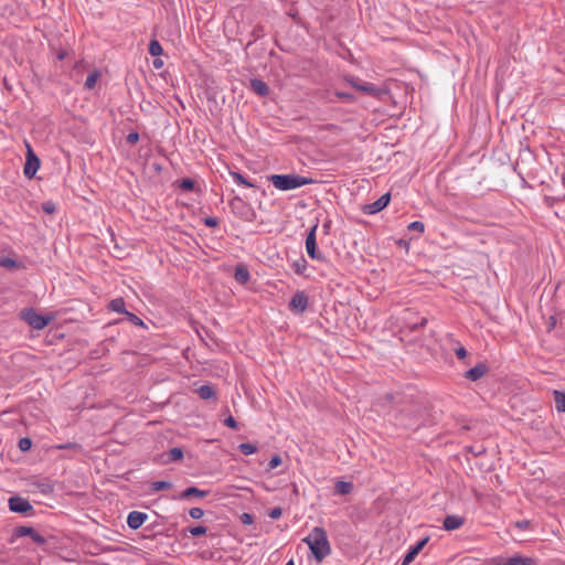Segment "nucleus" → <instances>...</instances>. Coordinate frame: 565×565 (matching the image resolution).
<instances>
[{"instance_id": "f257e3e1", "label": "nucleus", "mask_w": 565, "mask_h": 565, "mask_svg": "<svg viewBox=\"0 0 565 565\" xmlns=\"http://www.w3.org/2000/svg\"><path fill=\"white\" fill-rule=\"evenodd\" d=\"M302 541L308 545L318 563L331 554V545L323 527H313Z\"/></svg>"}, {"instance_id": "f03ea898", "label": "nucleus", "mask_w": 565, "mask_h": 565, "mask_svg": "<svg viewBox=\"0 0 565 565\" xmlns=\"http://www.w3.org/2000/svg\"><path fill=\"white\" fill-rule=\"evenodd\" d=\"M273 185L280 191H288L312 183V180L299 174H273L269 177Z\"/></svg>"}, {"instance_id": "7ed1b4c3", "label": "nucleus", "mask_w": 565, "mask_h": 565, "mask_svg": "<svg viewBox=\"0 0 565 565\" xmlns=\"http://www.w3.org/2000/svg\"><path fill=\"white\" fill-rule=\"evenodd\" d=\"M26 158L24 163L23 173L28 179H32L40 169L41 162L39 157L33 151L32 146L25 141Z\"/></svg>"}, {"instance_id": "20e7f679", "label": "nucleus", "mask_w": 565, "mask_h": 565, "mask_svg": "<svg viewBox=\"0 0 565 565\" xmlns=\"http://www.w3.org/2000/svg\"><path fill=\"white\" fill-rule=\"evenodd\" d=\"M317 228H318V224H315L308 232L307 237H306V250H307L308 256L311 259H315L318 262H324L326 260L324 255L322 253H320L317 248V236H316Z\"/></svg>"}, {"instance_id": "39448f33", "label": "nucleus", "mask_w": 565, "mask_h": 565, "mask_svg": "<svg viewBox=\"0 0 565 565\" xmlns=\"http://www.w3.org/2000/svg\"><path fill=\"white\" fill-rule=\"evenodd\" d=\"M10 511L14 513H20L25 516H31L34 514V509L28 499L22 498L20 495H13L8 501Z\"/></svg>"}, {"instance_id": "423d86ee", "label": "nucleus", "mask_w": 565, "mask_h": 565, "mask_svg": "<svg viewBox=\"0 0 565 565\" xmlns=\"http://www.w3.org/2000/svg\"><path fill=\"white\" fill-rule=\"evenodd\" d=\"M347 82L356 90H360L371 96H379L381 93L380 88H377L374 84L363 82L362 79L354 76L348 77Z\"/></svg>"}, {"instance_id": "0eeeda50", "label": "nucleus", "mask_w": 565, "mask_h": 565, "mask_svg": "<svg viewBox=\"0 0 565 565\" xmlns=\"http://www.w3.org/2000/svg\"><path fill=\"white\" fill-rule=\"evenodd\" d=\"M24 320L35 330L44 329L49 322L50 318H46L42 315H39L33 309H28L23 312Z\"/></svg>"}, {"instance_id": "6e6552de", "label": "nucleus", "mask_w": 565, "mask_h": 565, "mask_svg": "<svg viewBox=\"0 0 565 565\" xmlns=\"http://www.w3.org/2000/svg\"><path fill=\"white\" fill-rule=\"evenodd\" d=\"M534 563L533 558L521 555H514L507 559L493 557L489 561V565H533Z\"/></svg>"}, {"instance_id": "1a4fd4ad", "label": "nucleus", "mask_w": 565, "mask_h": 565, "mask_svg": "<svg viewBox=\"0 0 565 565\" xmlns=\"http://www.w3.org/2000/svg\"><path fill=\"white\" fill-rule=\"evenodd\" d=\"M419 413L420 407L412 404L407 408H402L398 413V416L403 425L411 427L416 424V420H414V423H412V420L417 419Z\"/></svg>"}, {"instance_id": "9d476101", "label": "nucleus", "mask_w": 565, "mask_h": 565, "mask_svg": "<svg viewBox=\"0 0 565 565\" xmlns=\"http://www.w3.org/2000/svg\"><path fill=\"white\" fill-rule=\"evenodd\" d=\"M390 201H391V194L385 193L381 198H379L376 201H374L373 203L366 204L363 207V212L365 214H370V215L376 214V213L381 212L383 209H385L388 205Z\"/></svg>"}, {"instance_id": "9b49d317", "label": "nucleus", "mask_w": 565, "mask_h": 565, "mask_svg": "<svg viewBox=\"0 0 565 565\" xmlns=\"http://www.w3.org/2000/svg\"><path fill=\"white\" fill-rule=\"evenodd\" d=\"M308 307V296L302 292H296L289 302V309L297 313H302Z\"/></svg>"}, {"instance_id": "f8f14e48", "label": "nucleus", "mask_w": 565, "mask_h": 565, "mask_svg": "<svg viewBox=\"0 0 565 565\" xmlns=\"http://www.w3.org/2000/svg\"><path fill=\"white\" fill-rule=\"evenodd\" d=\"M148 519V514L139 511H131L127 516V524L131 530L139 529Z\"/></svg>"}, {"instance_id": "ddd939ff", "label": "nucleus", "mask_w": 565, "mask_h": 565, "mask_svg": "<svg viewBox=\"0 0 565 565\" xmlns=\"http://www.w3.org/2000/svg\"><path fill=\"white\" fill-rule=\"evenodd\" d=\"M428 537L422 539L418 541L414 546H412L406 555L404 556L403 564L402 565H408L412 563L415 557L418 555V553L424 548V546L427 544Z\"/></svg>"}, {"instance_id": "4468645a", "label": "nucleus", "mask_w": 565, "mask_h": 565, "mask_svg": "<svg viewBox=\"0 0 565 565\" xmlns=\"http://www.w3.org/2000/svg\"><path fill=\"white\" fill-rule=\"evenodd\" d=\"M487 371L488 367L484 363H478L477 365H475L465 373V377L472 382H476L479 379H481L487 373Z\"/></svg>"}, {"instance_id": "2eb2a0df", "label": "nucleus", "mask_w": 565, "mask_h": 565, "mask_svg": "<svg viewBox=\"0 0 565 565\" xmlns=\"http://www.w3.org/2000/svg\"><path fill=\"white\" fill-rule=\"evenodd\" d=\"M465 524V518L459 515H447L444 520V529L446 531H454L461 527Z\"/></svg>"}, {"instance_id": "dca6fc26", "label": "nucleus", "mask_w": 565, "mask_h": 565, "mask_svg": "<svg viewBox=\"0 0 565 565\" xmlns=\"http://www.w3.org/2000/svg\"><path fill=\"white\" fill-rule=\"evenodd\" d=\"M209 493H210L209 490H201L196 487H189L184 491L181 492V494L179 495V499L185 500L191 497L204 498V497L209 495Z\"/></svg>"}, {"instance_id": "f3484780", "label": "nucleus", "mask_w": 565, "mask_h": 565, "mask_svg": "<svg viewBox=\"0 0 565 565\" xmlns=\"http://www.w3.org/2000/svg\"><path fill=\"white\" fill-rule=\"evenodd\" d=\"M250 88L259 96L264 97L269 94L268 85L258 78L250 79Z\"/></svg>"}, {"instance_id": "a211bd4d", "label": "nucleus", "mask_w": 565, "mask_h": 565, "mask_svg": "<svg viewBox=\"0 0 565 565\" xmlns=\"http://www.w3.org/2000/svg\"><path fill=\"white\" fill-rule=\"evenodd\" d=\"M234 278L237 282L244 285L249 280L250 275L248 269L244 265H237L235 267Z\"/></svg>"}, {"instance_id": "6ab92c4d", "label": "nucleus", "mask_w": 565, "mask_h": 565, "mask_svg": "<svg viewBox=\"0 0 565 565\" xmlns=\"http://www.w3.org/2000/svg\"><path fill=\"white\" fill-rule=\"evenodd\" d=\"M198 394L202 399H211L215 397V391L211 385H202L198 388Z\"/></svg>"}, {"instance_id": "aec40b11", "label": "nucleus", "mask_w": 565, "mask_h": 565, "mask_svg": "<svg viewBox=\"0 0 565 565\" xmlns=\"http://www.w3.org/2000/svg\"><path fill=\"white\" fill-rule=\"evenodd\" d=\"M334 490L338 494H349L353 490V483L348 481H338Z\"/></svg>"}, {"instance_id": "412c9836", "label": "nucleus", "mask_w": 565, "mask_h": 565, "mask_svg": "<svg viewBox=\"0 0 565 565\" xmlns=\"http://www.w3.org/2000/svg\"><path fill=\"white\" fill-rule=\"evenodd\" d=\"M554 402L557 412L565 413V392L554 391Z\"/></svg>"}, {"instance_id": "4be33fe9", "label": "nucleus", "mask_w": 565, "mask_h": 565, "mask_svg": "<svg viewBox=\"0 0 565 565\" xmlns=\"http://www.w3.org/2000/svg\"><path fill=\"white\" fill-rule=\"evenodd\" d=\"M109 308L118 313H126L125 301L122 298H115L109 302Z\"/></svg>"}, {"instance_id": "5701e85b", "label": "nucleus", "mask_w": 565, "mask_h": 565, "mask_svg": "<svg viewBox=\"0 0 565 565\" xmlns=\"http://www.w3.org/2000/svg\"><path fill=\"white\" fill-rule=\"evenodd\" d=\"M0 266L7 269L20 268V264L11 257H0Z\"/></svg>"}, {"instance_id": "b1692460", "label": "nucleus", "mask_w": 565, "mask_h": 565, "mask_svg": "<svg viewBox=\"0 0 565 565\" xmlns=\"http://www.w3.org/2000/svg\"><path fill=\"white\" fill-rule=\"evenodd\" d=\"M168 461H178L183 458V450L180 447H173L167 452Z\"/></svg>"}, {"instance_id": "393cba45", "label": "nucleus", "mask_w": 565, "mask_h": 565, "mask_svg": "<svg viewBox=\"0 0 565 565\" xmlns=\"http://www.w3.org/2000/svg\"><path fill=\"white\" fill-rule=\"evenodd\" d=\"M98 77H99V73L97 71H94L90 74H88V76L86 77V81L84 83V87L86 89H93L97 83Z\"/></svg>"}, {"instance_id": "a878e982", "label": "nucleus", "mask_w": 565, "mask_h": 565, "mask_svg": "<svg viewBox=\"0 0 565 565\" xmlns=\"http://www.w3.org/2000/svg\"><path fill=\"white\" fill-rule=\"evenodd\" d=\"M172 487V483L169 481H153L150 484V489L152 492H159L162 490H168Z\"/></svg>"}, {"instance_id": "bb28decb", "label": "nucleus", "mask_w": 565, "mask_h": 565, "mask_svg": "<svg viewBox=\"0 0 565 565\" xmlns=\"http://www.w3.org/2000/svg\"><path fill=\"white\" fill-rule=\"evenodd\" d=\"M33 527L31 526H18L13 531L14 537L31 536L33 534Z\"/></svg>"}, {"instance_id": "cd10ccee", "label": "nucleus", "mask_w": 565, "mask_h": 565, "mask_svg": "<svg viewBox=\"0 0 565 565\" xmlns=\"http://www.w3.org/2000/svg\"><path fill=\"white\" fill-rule=\"evenodd\" d=\"M149 53L152 56H159L162 54L163 49L157 40H151L149 43Z\"/></svg>"}, {"instance_id": "c85d7f7f", "label": "nucleus", "mask_w": 565, "mask_h": 565, "mask_svg": "<svg viewBox=\"0 0 565 565\" xmlns=\"http://www.w3.org/2000/svg\"><path fill=\"white\" fill-rule=\"evenodd\" d=\"M238 449L245 456L253 455V454H255L257 451V447L254 444H250V443L239 444Z\"/></svg>"}, {"instance_id": "c756f323", "label": "nucleus", "mask_w": 565, "mask_h": 565, "mask_svg": "<svg viewBox=\"0 0 565 565\" xmlns=\"http://www.w3.org/2000/svg\"><path fill=\"white\" fill-rule=\"evenodd\" d=\"M231 175L233 178V180L237 183V184H242V185H245V186H248V188H253L255 186L252 182H249L243 174H241L239 172H231Z\"/></svg>"}, {"instance_id": "7c9ffc66", "label": "nucleus", "mask_w": 565, "mask_h": 565, "mask_svg": "<svg viewBox=\"0 0 565 565\" xmlns=\"http://www.w3.org/2000/svg\"><path fill=\"white\" fill-rule=\"evenodd\" d=\"M188 531L192 536H201L207 532V527L203 526V525H198V526L189 527Z\"/></svg>"}, {"instance_id": "2f4dec72", "label": "nucleus", "mask_w": 565, "mask_h": 565, "mask_svg": "<svg viewBox=\"0 0 565 565\" xmlns=\"http://www.w3.org/2000/svg\"><path fill=\"white\" fill-rule=\"evenodd\" d=\"M179 186L184 191H192L194 190L195 182L192 179L186 178L181 180Z\"/></svg>"}, {"instance_id": "473e14b6", "label": "nucleus", "mask_w": 565, "mask_h": 565, "mask_svg": "<svg viewBox=\"0 0 565 565\" xmlns=\"http://www.w3.org/2000/svg\"><path fill=\"white\" fill-rule=\"evenodd\" d=\"M18 446H19V449H20L21 451H23V452H24V451H28V450H30V449H31V447H32V441H31V439H30V438H28V437H23V438H21V439L19 440Z\"/></svg>"}, {"instance_id": "72a5a7b5", "label": "nucleus", "mask_w": 565, "mask_h": 565, "mask_svg": "<svg viewBox=\"0 0 565 565\" xmlns=\"http://www.w3.org/2000/svg\"><path fill=\"white\" fill-rule=\"evenodd\" d=\"M56 448L61 449V450L73 449V450L78 451V452L82 451V446L79 444H77V443L62 444V445L56 446Z\"/></svg>"}, {"instance_id": "f704fd0d", "label": "nucleus", "mask_w": 565, "mask_h": 565, "mask_svg": "<svg viewBox=\"0 0 565 565\" xmlns=\"http://www.w3.org/2000/svg\"><path fill=\"white\" fill-rule=\"evenodd\" d=\"M292 267L297 274H303L307 268V262L306 259L301 258L300 260L295 262Z\"/></svg>"}, {"instance_id": "c9c22d12", "label": "nucleus", "mask_w": 565, "mask_h": 565, "mask_svg": "<svg viewBox=\"0 0 565 565\" xmlns=\"http://www.w3.org/2000/svg\"><path fill=\"white\" fill-rule=\"evenodd\" d=\"M335 96L343 100V102H348V103H353L355 100V97L350 94V93H344V92H335Z\"/></svg>"}, {"instance_id": "e433bc0d", "label": "nucleus", "mask_w": 565, "mask_h": 565, "mask_svg": "<svg viewBox=\"0 0 565 565\" xmlns=\"http://www.w3.org/2000/svg\"><path fill=\"white\" fill-rule=\"evenodd\" d=\"M408 230L423 233L425 231V225L423 222L414 221L408 225Z\"/></svg>"}, {"instance_id": "4c0bfd02", "label": "nucleus", "mask_w": 565, "mask_h": 565, "mask_svg": "<svg viewBox=\"0 0 565 565\" xmlns=\"http://www.w3.org/2000/svg\"><path fill=\"white\" fill-rule=\"evenodd\" d=\"M189 514L192 519H201L204 515V511L201 508H191Z\"/></svg>"}, {"instance_id": "58836bf2", "label": "nucleus", "mask_w": 565, "mask_h": 565, "mask_svg": "<svg viewBox=\"0 0 565 565\" xmlns=\"http://www.w3.org/2000/svg\"><path fill=\"white\" fill-rule=\"evenodd\" d=\"M282 515V509L280 507H275L268 512V516L270 519L277 520Z\"/></svg>"}, {"instance_id": "ea45409f", "label": "nucleus", "mask_w": 565, "mask_h": 565, "mask_svg": "<svg viewBox=\"0 0 565 565\" xmlns=\"http://www.w3.org/2000/svg\"><path fill=\"white\" fill-rule=\"evenodd\" d=\"M281 465V457L278 456V455H275L268 462V468L269 469H275L277 468L278 466Z\"/></svg>"}, {"instance_id": "a19ab883", "label": "nucleus", "mask_w": 565, "mask_h": 565, "mask_svg": "<svg viewBox=\"0 0 565 565\" xmlns=\"http://www.w3.org/2000/svg\"><path fill=\"white\" fill-rule=\"evenodd\" d=\"M32 539L33 542H35L36 544H44L46 541L45 539L40 534L38 533L35 530H33V534H31L30 536Z\"/></svg>"}, {"instance_id": "79ce46f5", "label": "nucleus", "mask_w": 565, "mask_h": 565, "mask_svg": "<svg viewBox=\"0 0 565 565\" xmlns=\"http://www.w3.org/2000/svg\"><path fill=\"white\" fill-rule=\"evenodd\" d=\"M129 316L130 321L136 326H143L142 320L134 313L126 312Z\"/></svg>"}, {"instance_id": "37998d69", "label": "nucleus", "mask_w": 565, "mask_h": 565, "mask_svg": "<svg viewBox=\"0 0 565 565\" xmlns=\"http://www.w3.org/2000/svg\"><path fill=\"white\" fill-rule=\"evenodd\" d=\"M224 424L230 427V428H233V429H236L238 427L237 425V422L232 417V416H228L225 420H224Z\"/></svg>"}, {"instance_id": "c03bdc74", "label": "nucleus", "mask_w": 565, "mask_h": 565, "mask_svg": "<svg viewBox=\"0 0 565 565\" xmlns=\"http://www.w3.org/2000/svg\"><path fill=\"white\" fill-rule=\"evenodd\" d=\"M139 140V134L138 132H130L127 136V142L130 145L136 143Z\"/></svg>"}, {"instance_id": "a18cd8bd", "label": "nucleus", "mask_w": 565, "mask_h": 565, "mask_svg": "<svg viewBox=\"0 0 565 565\" xmlns=\"http://www.w3.org/2000/svg\"><path fill=\"white\" fill-rule=\"evenodd\" d=\"M204 224L207 227H215L218 224V221L215 217L209 216V217L204 218Z\"/></svg>"}, {"instance_id": "49530a36", "label": "nucleus", "mask_w": 565, "mask_h": 565, "mask_svg": "<svg viewBox=\"0 0 565 565\" xmlns=\"http://www.w3.org/2000/svg\"><path fill=\"white\" fill-rule=\"evenodd\" d=\"M241 520L244 524H252L254 522V518L249 513H243Z\"/></svg>"}, {"instance_id": "de8ad7c7", "label": "nucleus", "mask_w": 565, "mask_h": 565, "mask_svg": "<svg viewBox=\"0 0 565 565\" xmlns=\"http://www.w3.org/2000/svg\"><path fill=\"white\" fill-rule=\"evenodd\" d=\"M42 207H43V210H44L46 213H53V212H55V205H54V203H52V202H45V203H43Z\"/></svg>"}, {"instance_id": "09e8293b", "label": "nucleus", "mask_w": 565, "mask_h": 565, "mask_svg": "<svg viewBox=\"0 0 565 565\" xmlns=\"http://www.w3.org/2000/svg\"><path fill=\"white\" fill-rule=\"evenodd\" d=\"M456 355L458 359H465L467 356V350L463 347L456 349Z\"/></svg>"}, {"instance_id": "8fccbe9b", "label": "nucleus", "mask_w": 565, "mask_h": 565, "mask_svg": "<svg viewBox=\"0 0 565 565\" xmlns=\"http://www.w3.org/2000/svg\"><path fill=\"white\" fill-rule=\"evenodd\" d=\"M153 66H154L156 68H159V67H161V66H162V62H161V61H159V60H154V61H153Z\"/></svg>"}, {"instance_id": "3c124183", "label": "nucleus", "mask_w": 565, "mask_h": 565, "mask_svg": "<svg viewBox=\"0 0 565 565\" xmlns=\"http://www.w3.org/2000/svg\"><path fill=\"white\" fill-rule=\"evenodd\" d=\"M285 565H294L292 561L287 562Z\"/></svg>"}]
</instances>
